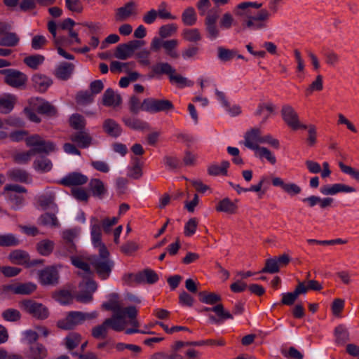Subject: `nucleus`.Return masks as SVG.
Instances as JSON below:
<instances>
[{
  "instance_id": "1",
  "label": "nucleus",
  "mask_w": 359,
  "mask_h": 359,
  "mask_svg": "<svg viewBox=\"0 0 359 359\" xmlns=\"http://www.w3.org/2000/svg\"><path fill=\"white\" fill-rule=\"evenodd\" d=\"M126 304L120 300L116 293L110 294L107 302L102 304V307L113 312L111 318H107L102 325L95 327L92 330V335L97 339L104 338L107 334L108 328L114 331L121 332L130 324L133 328L126 330V334L145 333L138 329L139 323L136 319L137 310L135 306L124 307Z\"/></svg>"
},
{
  "instance_id": "2",
  "label": "nucleus",
  "mask_w": 359,
  "mask_h": 359,
  "mask_svg": "<svg viewBox=\"0 0 359 359\" xmlns=\"http://www.w3.org/2000/svg\"><path fill=\"white\" fill-rule=\"evenodd\" d=\"M90 234L92 243L99 251V256L92 262L93 268L101 278L106 279L111 271L113 263L109 260V253L102 242L101 228L97 219L95 217L90 219Z\"/></svg>"
},
{
  "instance_id": "3",
  "label": "nucleus",
  "mask_w": 359,
  "mask_h": 359,
  "mask_svg": "<svg viewBox=\"0 0 359 359\" xmlns=\"http://www.w3.org/2000/svg\"><path fill=\"white\" fill-rule=\"evenodd\" d=\"M262 6L257 2H241L236 6V14L245 18L244 25L250 30L266 29L271 14L266 9L258 10Z\"/></svg>"
},
{
  "instance_id": "4",
  "label": "nucleus",
  "mask_w": 359,
  "mask_h": 359,
  "mask_svg": "<svg viewBox=\"0 0 359 359\" xmlns=\"http://www.w3.org/2000/svg\"><path fill=\"white\" fill-rule=\"evenodd\" d=\"M97 316L98 313L97 311L91 313L72 311L65 319L58 321L57 326L64 330H70L82 323L86 320L95 318Z\"/></svg>"
},
{
  "instance_id": "5",
  "label": "nucleus",
  "mask_w": 359,
  "mask_h": 359,
  "mask_svg": "<svg viewBox=\"0 0 359 359\" xmlns=\"http://www.w3.org/2000/svg\"><path fill=\"white\" fill-rule=\"evenodd\" d=\"M142 109L150 113H158L173 110L174 105L169 100H158L149 97L143 100Z\"/></svg>"
},
{
  "instance_id": "6",
  "label": "nucleus",
  "mask_w": 359,
  "mask_h": 359,
  "mask_svg": "<svg viewBox=\"0 0 359 359\" xmlns=\"http://www.w3.org/2000/svg\"><path fill=\"white\" fill-rule=\"evenodd\" d=\"M0 74L4 75L5 83L15 88H21L27 82V75L17 69H1Z\"/></svg>"
},
{
  "instance_id": "7",
  "label": "nucleus",
  "mask_w": 359,
  "mask_h": 359,
  "mask_svg": "<svg viewBox=\"0 0 359 359\" xmlns=\"http://www.w3.org/2000/svg\"><path fill=\"white\" fill-rule=\"evenodd\" d=\"M20 307L24 311L39 319H45L48 316V309L41 303L27 299L20 303Z\"/></svg>"
},
{
  "instance_id": "8",
  "label": "nucleus",
  "mask_w": 359,
  "mask_h": 359,
  "mask_svg": "<svg viewBox=\"0 0 359 359\" xmlns=\"http://www.w3.org/2000/svg\"><path fill=\"white\" fill-rule=\"evenodd\" d=\"M29 104L33 110L47 117H55L57 116V108L50 102L41 98H32Z\"/></svg>"
},
{
  "instance_id": "9",
  "label": "nucleus",
  "mask_w": 359,
  "mask_h": 359,
  "mask_svg": "<svg viewBox=\"0 0 359 359\" xmlns=\"http://www.w3.org/2000/svg\"><path fill=\"white\" fill-rule=\"evenodd\" d=\"M281 116L285 123L294 130L307 128L306 125L300 123L297 113L290 104H284L282 107Z\"/></svg>"
},
{
  "instance_id": "10",
  "label": "nucleus",
  "mask_w": 359,
  "mask_h": 359,
  "mask_svg": "<svg viewBox=\"0 0 359 359\" xmlns=\"http://www.w3.org/2000/svg\"><path fill=\"white\" fill-rule=\"evenodd\" d=\"M95 258H97V257H89L83 255H77L72 256L71 257V260L72 264L74 266L81 270L79 274L83 276V278L88 279L92 274L88 263H90V264L93 266L92 262Z\"/></svg>"
},
{
  "instance_id": "11",
  "label": "nucleus",
  "mask_w": 359,
  "mask_h": 359,
  "mask_svg": "<svg viewBox=\"0 0 359 359\" xmlns=\"http://www.w3.org/2000/svg\"><path fill=\"white\" fill-rule=\"evenodd\" d=\"M8 259L13 264L25 265L27 266H34L43 263L42 259H34L32 262H29V256L28 253L21 250H15L12 251L9 254Z\"/></svg>"
},
{
  "instance_id": "12",
  "label": "nucleus",
  "mask_w": 359,
  "mask_h": 359,
  "mask_svg": "<svg viewBox=\"0 0 359 359\" xmlns=\"http://www.w3.org/2000/svg\"><path fill=\"white\" fill-rule=\"evenodd\" d=\"M238 200H231L225 197L219 200L215 205V210L218 212L227 215H236L238 210Z\"/></svg>"
},
{
  "instance_id": "13",
  "label": "nucleus",
  "mask_w": 359,
  "mask_h": 359,
  "mask_svg": "<svg viewBox=\"0 0 359 359\" xmlns=\"http://www.w3.org/2000/svg\"><path fill=\"white\" fill-rule=\"evenodd\" d=\"M65 186L72 187V194L78 201H86L88 198V191L81 187L84 181H57Z\"/></svg>"
},
{
  "instance_id": "14",
  "label": "nucleus",
  "mask_w": 359,
  "mask_h": 359,
  "mask_svg": "<svg viewBox=\"0 0 359 359\" xmlns=\"http://www.w3.org/2000/svg\"><path fill=\"white\" fill-rule=\"evenodd\" d=\"M218 18L219 15L216 12L213 13L212 11L208 13L205 18V29L208 36L210 39H215L219 36V31L216 25Z\"/></svg>"
},
{
  "instance_id": "15",
  "label": "nucleus",
  "mask_w": 359,
  "mask_h": 359,
  "mask_svg": "<svg viewBox=\"0 0 359 359\" xmlns=\"http://www.w3.org/2000/svg\"><path fill=\"white\" fill-rule=\"evenodd\" d=\"M135 15H137V5L135 2L130 1L116 10L115 19L116 21H124Z\"/></svg>"
},
{
  "instance_id": "16",
  "label": "nucleus",
  "mask_w": 359,
  "mask_h": 359,
  "mask_svg": "<svg viewBox=\"0 0 359 359\" xmlns=\"http://www.w3.org/2000/svg\"><path fill=\"white\" fill-rule=\"evenodd\" d=\"M176 70L168 62H158L151 67V70L148 74L150 79L160 78L163 74L170 76L171 73H175Z\"/></svg>"
},
{
  "instance_id": "17",
  "label": "nucleus",
  "mask_w": 359,
  "mask_h": 359,
  "mask_svg": "<svg viewBox=\"0 0 359 359\" xmlns=\"http://www.w3.org/2000/svg\"><path fill=\"white\" fill-rule=\"evenodd\" d=\"M36 289V285L33 283H14L4 286L6 291H10L16 294H29Z\"/></svg>"
},
{
  "instance_id": "18",
  "label": "nucleus",
  "mask_w": 359,
  "mask_h": 359,
  "mask_svg": "<svg viewBox=\"0 0 359 359\" xmlns=\"http://www.w3.org/2000/svg\"><path fill=\"white\" fill-rule=\"evenodd\" d=\"M355 191L354 187L340 183L325 185L320 189V193L324 195H335L341 192L351 193Z\"/></svg>"
},
{
  "instance_id": "19",
  "label": "nucleus",
  "mask_w": 359,
  "mask_h": 359,
  "mask_svg": "<svg viewBox=\"0 0 359 359\" xmlns=\"http://www.w3.org/2000/svg\"><path fill=\"white\" fill-rule=\"evenodd\" d=\"M58 273L54 266H50L39 273V280L42 285H53L57 282Z\"/></svg>"
},
{
  "instance_id": "20",
  "label": "nucleus",
  "mask_w": 359,
  "mask_h": 359,
  "mask_svg": "<svg viewBox=\"0 0 359 359\" xmlns=\"http://www.w3.org/2000/svg\"><path fill=\"white\" fill-rule=\"evenodd\" d=\"M77 236V232L74 229H69L62 232V239L64 240V248H67V251L61 250L60 254L65 256L74 252L76 246L74 243V240Z\"/></svg>"
},
{
  "instance_id": "21",
  "label": "nucleus",
  "mask_w": 359,
  "mask_h": 359,
  "mask_svg": "<svg viewBox=\"0 0 359 359\" xmlns=\"http://www.w3.org/2000/svg\"><path fill=\"white\" fill-rule=\"evenodd\" d=\"M69 139L81 149L89 147L93 140L90 135L84 130L72 133L69 136Z\"/></svg>"
},
{
  "instance_id": "22",
  "label": "nucleus",
  "mask_w": 359,
  "mask_h": 359,
  "mask_svg": "<svg viewBox=\"0 0 359 359\" xmlns=\"http://www.w3.org/2000/svg\"><path fill=\"white\" fill-rule=\"evenodd\" d=\"M262 137L261 131L258 128H252L245 135V146L250 149L256 150L259 147L258 143H262Z\"/></svg>"
},
{
  "instance_id": "23",
  "label": "nucleus",
  "mask_w": 359,
  "mask_h": 359,
  "mask_svg": "<svg viewBox=\"0 0 359 359\" xmlns=\"http://www.w3.org/2000/svg\"><path fill=\"white\" fill-rule=\"evenodd\" d=\"M5 189L8 192V196L13 203L14 208H17L22 203L23 198L20 194L25 191V188L18 184H13L6 186Z\"/></svg>"
},
{
  "instance_id": "24",
  "label": "nucleus",
  "mask_w": 359,
  "mask_h": 359,
  "mask_svg": "<svg viewBox=\"0 0 359 359\" xmlns=\"http://www.w3.org/2000/svg\"><path fill=\"white\" fill-rule=\"evenodd\" d=\"M32 80L34 89L40 93H45L53 83L50 78L40 74H34Z\"/></svg>"
},
{
  "instance_id": "25",
  "label": "nucleus",
  "mask_w": 359,
  "mask_h": 359,
  "mask_svg": "<svg viewBox=\"0 0 359 359\" xmlns=\"http://www.w3.org/2000/svg\"><path fill=\"white\" fill-rule=\"evenodd\" d=\"M122 121L126 126L134 130H144L149 129V125L147 122L135 116H124L122 118Z\"/></svg>"
},
{
  "instance_id": "26",
  "label": "nucleus",
  "mask_w": 359,
  "mask_h": 359,
  "mask_svg": "<svg viewBox=\"0 0 359 359\" xmlns=\"http://www.w3.org/2000/svg\"><path fill=\"white\" fill-rule=\"evenodd\" d=\"M206 311H212L215 312L219 317V319L215 318L214 316H209V320L212 323H220L221 321L226 319H233V316L229 311H225L222 304H219L212 308H208Z\"/></svg>"
},
{
  "instance_id": "27",
  "label": "nucleus",
  "mask_w": 359,
  "mask_h": 359,
  "mask_svg": "<svg viewBox=\"0 0 359 359\" xmlns=\"http://www.w3.org/2000/svg\"><path fill=\"white\" fill-rule=\"evenodd\" d=\"M81 287L87 290V292L84 294H80L77 297V299L83 303H88L92 299V294L97 289V284L94 280H88L85 283H82L80 284Z\"/></svg>"
},
{
  "instance_id": "28",
  "label": "nucleus",
  "mask_w": 359,
  "mask_h": 359,
  "mask_svg": "<svg viewBox=\"0 0 359 359\" xmlns=\"http://www.w3.org/2000/svg\"><path fill=\"white\" fill-rule=\"evenodd\" d=\"M230 166V163L228 161H222L220 164L212 163L208 168V172L212 176H228V168Z\"/></svg>"
},
{
  "instance_id": "29",
  "label": "nucleus",
  "mask_w": 359,
  "mask_h": 359,
  "mask_svg": "<svg viewBox=\"0 0 359 359\" xmlns=\"http://www.w3.org/2000/svg\"><path fill=\"white\" fill-rule=\"evenodd\" d=\"M122 99L120 95L115 94L111 88L107 89L102 96V104L106 107H117L121 104Z\"/></svg>"
},
{
  "instance_id": "30",
  "label": "nucleus",
  "mask_w": 359,
  "mask_h": 359,
  "mask_svg": "<svg viewBox=\"0 0 359 359\" xmlns=\"http://www.w3.org/2000/svg\"><path fill=\"white\" fill-rule=\"evenodd\" d=\"M103 130L109 135L112 137H118L122 133L121 126L114 119H106L103 123Z\"/></svg>"
},
{
  "instance_id": "31",
  "label": "nucleus",
  "mask_w": 359,
  "mask_h": 359,
  "mask_svg": "<svg viewBox=\"0 0 359 359\" xmlns=\"http://www.w3.org/2000/svg\"><path fill=\"white\" fill-rule=\"evenodd\" d=\"M135 280L138 283H147L153 284L158 281V276L151 269H145L135 276Z\"/></svg>"
},
{
  "instance_id": "32",
  "label": "nucleus",
  "mask_w": 359,
  "mask_h": 359,
  "mask_svg": "<svg viewBox=\"0 0 359 359\" xmlns=\"http://www.w3.org/2000/svg\"><path fill=\"white\" fill-rule=\"evenodd\" d=\"M48 355L47 348L41 344L36 343L30 346L28 358L30 359H44Z\"/></svg>"
},
{
  "instance_id": "33",
  "label": "nucleus",
  "mask_w": 359,
  "mask_h": 359,
  "mask_svg": "<svg viewBox=\"0 0 359 359\" xmlns=\"http://www.w3.org/2000/svg\"><path fill=\"white\" fill-rule=\"evenodd\" d=\"M74 65L72 63L63 62L55 69V76L59 79L66 81L69 79L73 73Z\"/></svg>"
},
{
  "instance_id": "34",
  "label": "nucleus",
  "mask_w": 359,
  "mask_h": 359,
  "mask_svg": "<svg viewBox=\"0 0 359 359\" xmlns=\"http://www.w3.org/2000/svg\"><path fill=\"white\" fill-rule=\"evenodd\" d=\"M302 294H305L303 285H297L293 292L282 294V304L285 305H292L295 302L298 296Z\"/></svg>"
},
{
  "instance_id": "35",
  "label": "nucleus",
  "mask_w": 359,
  "mask_h": 359,
  "mask_svg": "<svg viewBox=\"0 0 359 359\" xmlns=\"http://www.w3.org/2000/svg\"><path fill=\"white\" fill-rule=\"evenodd\" d=\"M33 167L38 172H47L52 169L53 164L50 159L40 156L34 160Z\"/></svg>"
},
{
  "instance_id": "36",
  "label": "nucleus",
  "mask_w": 359,
  "mask_h": 359,
  "mask_svg": "<svg viewBox=\"0 0 359 359\" xmlns=\"http://www.w3.org/2000/svg\"><path fill=\"white\" fill-rule=\"evenodd\" d=\"M20 41V38L15 32L9 31L0 37V46L7 47H15Z\"/></svg>"
},
{
  "instance_id": "37",
  "label": "nucleus",
  "mask_w": 359,
  "mask_h": 359,
  "mask_svg": "<svg viewBox=\"0 0 359 359\" xmlns=\"http://www.w3.org/2000/svg\"><path fill=\"white\" fill-rule=\"evenodd\" d=\"M231 187L238 194H241L242 193L247 191H254L259 192L262 189V183L259 182L256 185H251L250 187H245L242 184L237 183V181H231L230 182Z\"/></svg>"
},
{
  "instance_id": "38",
  "label": "nucleus",
  "mask_w": 359,
  "mask_h": 359,
  "mask_svg": "<svg viewBox=\"0 0 359 359\" xmlns=\"http://www.w3.org/2000/svg\"><path fill=\"white\" fill-rule=\"evenodd\" d=\"M16 99L13 95H8L6 97L0 98V113H10L15 104Z\"/></svg>"
},
{
  "instance_id": "39",
  "label": "nucleus",
  "mask_w": 359,
  "mask_h": 359,
  "mask_svg": "<svg viewBox=\"0 0 359 359\" xmlns=\"http://www.w3.org/2000/svg\"><path fill=\"white\" fill-rule=\"evenodd\" d=\"M275 187H281L285 192L290 195H295L300 192V188L294 183L286 181H272Z\"/></svg>"
},
{
  "instance_id": "40",
  "label": "nucleus",
  "mask_w": 359,
  "mask_h": 359,
  "mask_svg": "<svg viewBox=\"0 0 359 359\" xmlns=\"http://www.w3.org/2000/svg\"><path fill=\"white\" fill-rule=\"evenodd\" d=\"M182 20L187 26H193L196 23L197 15L193 7H188L183 11Z\"/></svg>"
},
{
  "instance_id": "41",
  "label": "nucleus",
  "mask_w": 359,
  "mask_h": 359,
  "mask_svg": "<svg viewBox=\"0 0 359 359\" xmlns=\"http://www.w3.org/2000/svg\"><path fill=\"white\" fill-rule=\"evenodd\" d=\"M55 145L53 142L50 141L46 142L42 139L38 146L31 149V151L34 155L36 154L41 153L49 154L50 152L55 151Z\"/></svg>"
},
{
  "instance_id": "42",
  "label": "nucleus",
  "mask_w": 359,
  "mask_h": 359,
  "mask_svg": "<svg viewBox=\"0 0 359 359\" xmlns=\"http://www.w3.org/2000/svg\"><path fill=\"white\" fill-rule=\"evenodd\" d=\"M55 243L53 241L45 239L36 245L37 252L42 256H48L53 252Z\"/></svg>"
},
{
  "instance_id": "43",
  "label": "nucleus",
  "mask_w": 359,
  "mask_h": 359,
  "mask_svg": "<svg viewBox=\"0 0 359 359\" xmlns=\"http://www.w3.org/2000/svg\"><path fill=\"white\" fill-rule=\"evenodd\" d=\"M179 45V42L177 39L166 40L163 43V48L166 54L172 58H177L179 57L178 53L175 50Z\"/></svg>"
},
{
  "instance_id": "44",
  "label": "nucleus",
  "mask_w": 359,
  "mask_h": 359,
  "mask_svg": "<svg viewBox=\"0 0 359 359\" xmlns=\"http://www.w3.org/2000/svg\"><path fill=\"white\" fill-rule=\"evenodd\" d=\"M169 80L171 83L176 84L180 88L191 86L193 85L192 81H189L187 78L182 76L180 74H175V73L170 74Z\"/></svg>"
},
{
  "instance_id": "45",
  "label": "nucleus",
  "mask_w": 359,
  "mask_h": 359,
  "mask_svg": "<svg viewBox=\"0 0 359 359\" xmlns=\"http://www.w3.org/2000/svg\"><path fill=\"white\" fill-rule=\"evenodd\" d=\"M218 58L222 62L231 60L236 55V50L225 48L222 46L217 48Z\"/></svg>"
},
{
  "instance_id": "46",
  "label": "nucleus",
  "mask_w": 359,
  "mask_h": 359,
  "mask_svg": "<svg viewBox=\"0 0 359 359\" xmlns=\"http://www.w3.org/2000/svg\"><path fill=\"white\" fill-rule=\"evenodd\" d=\"M215 94L219 101L222 104L226 109L231 112L233 115H238L241 113V109L237 106L233 107V110L231 111L230 109V104L227 101L226 95L223 92L216 90Z\"/></svg>"
},
{
  "instance_id": "47",
  "label": "nucleus",
  "mask_w": 359,
  "mask_h": 359,
  "mask_svg": "<svg viewBox=\"0 0 359 359\" xmlns=\"http://www.w3.org/2000/svg\"><path fill=\"white\" fill-rule=\"evenodd\" d=\"M128 176L134 179H139L142 176V167L137 158L133 160L132 166L128 168Z\"/></svg>"
},
{
  "instance_id": "48",
  "label": "nucleus",
  "mask_w": 359,
  "mask_h": 359,
  "mask_svg": "<svg viewBox=\"0 0 359 359\" xmlns=\"http://www.w3.org/2000/svg\"><path fill=\"white\" fill-rule=\"evenodd\" d=\"M86 120L80 114H73L69 119L70 126L76 130H83L86 127Z\"/></svg>"
},
{
  "instance_id": "49",
  "label": "nucleus",
  "mask_w": 359,
  "mask_h": 359,
  "mask_svg": "<svg viewBox=\"0 0 359 359\" xmlns=\"http://www.w3.org/2000/svg\"><path fill=\"white\" fill-rule=\"evenodd\" d=\"M44 57L41 55H34L26 57L23 62L29 67L36 69L44 61Z\"/></svg>"
},
{
  "instance_id": "50",
  "label": "nucleus",
  "mask_w": 359,
  "mask_h": 359,
  "mask_svg": "<svg viewBox=\"0 0 359 359\" xmlns=\"http://www.w3.org/2000/svg\"><path fill=\"white\" fill-rule=\"evenodd\" d=\"M183 38L189 42H198L201 40V35L198 29H186L182 32Z\"/></svg>"
},
{
  "instance_id": "51",
  "label": "nucleus",
  "mask_w": 359,
  "mask_h": 359,
  "mask_svg": "<svg viewBox=\"0 0 359 359\" xmlns=\"http://www.w3.org/2000/svg\"><path fill=\"white\" fill-rule=\"evenodd\" d=\"M19 243V240L12 233L0 235V246H15Z\"/></svg>"
},
{
  "instance_id": "52",
  "label": "nucleus",
  "mask_w": 359,
  "mask_h": 359,
  "mask_svg": "<svg viewBox=\"0 0 359 359\" xmlns=\"http://www.w3.org/2000/svg\"><path fill=\"white\" fill-rule=\"evenodd\" d=\"M8 176L11 180H28L29 173L20 168H13L8 172Z\"/></svg>"
},
{
  "instance_id": "53",
  "label": "nucleus",
  "mask_w": 359,
  "mask_h": 359,
  "mask_svg": "<svg viewBox=\"0 0 359 359\" xmlns=\"http://www.w3.org/2000/svg\"><path fill=\"white\" fill-rule=\"evenodd\" d=\"M81 335L72 332L70 333L66 338H65V344L68 349L72 350L76 347L81 342Z\"/></svg>"
},
{
  "instance_id": "54",
  "label": "nucleus",
  "mask_w": 359,
  "mask_h": 359,
  "mask_svg": "<svg viewBox=\"0 0 359 359\" xmlns=\"http://www.w3.org/2000/svg\"><path fill=\"white\" fill-rule=\"evenodd\" d=\"M297 285H303V289H304L305 293L309 290L320 291L323 289L322 284L315 280H309L306 282H299Z\"/></svg>"
},
{
  "instance_id": "55",
  "label": "nucleus",
  "mask_w": 359,
  "mask_h": 359,
  "mask_svg": "<svg viewBox=\"0 0 359 359\" xmlns=\"http://www.w3.org/2000/svg\"><path fill=\"white\" fill-rule=\"evenodd\" d=\"M135 66V63L134 62L123 63L118 61H112L110 64V70L114 73L121 72L123 69H125V71L127 72L128 67L133 68Z\"/></svg>"
},
{
  "instance_id": "56",
  "label": "nucleus",
  "mask_w": 359,
  "mask_h": 359,
  "mask_svg": "<svg viewBox=\"0 0 359 359\" xmlns=\"http://www.w3.org/2000/svg\"><path fill=\"white\" fill-rule=\"evenodd\" d=\"M90 187L92 194L95 196L102 197L106 191L102 181H90Z\"/></svg>"
},
{
  "instance_id": "57",
  "label": "nucleus",
  "mask_w": 359,
  "mask_h": 359,
  "mask_svg": "<svg viewBox=\"0 0 359 359\" xmlns=\"http://www.w3.org/2000/svg\"><path fill=\"white\" fill-rule=\"evenodd\" d=\"M323 88V76L318 75L316 80L306 90V95H310L313 91H320Z\"/></svg>"
},
{
  "instance_id": "58",
  "label": "nucleus",
  "mask_w": 359,
  "mask_h": 359,
  "mask_svg": "<svg viewBox=\"0 0 359 359\" xmlns=\"http://www.w3.org/2000/svg\"><path fill=\"white\" fill-rule=\"evenodd\" d=\"M133 54L125 43L119 44L116 49L114 56L120 60H126Z\"/></svg>"
},
{
  "instance_id": "59",
  "label": "nucleus",
  "mask_w": 359,
  "mask_h": 359,
  "mask_svg": "<svg viewBox=\"0 0 359 359\" xmlns=\"http://www.w3.org/2000/svg\"><path fill=\"white\" fill-rule=\"evenodd\" d=\"M256 155L260 158H266L271 164H274L276 161L275 156L265 147H259L256 150Z\"/></svg>"
},
{
  "instance_id": "60",
  "label": "nucleus",
  "mask_w": 359,
  "mask_h": 359,
  "mask_svg": "<svg viewBox=\"0 0 359 359\" xmlns=\"http://www.w3.org/2000/svg\"><path fill=\"white\" fill-rule=\"evenodd\" d=\"M163 163L167 168H168V169L172 170L178 169L182 165L180 160L178 158L172 156H165L163 158Z\"/></svg>"
},
{
  "instance_id": "61",
  "label": "nucleus",
  "mask_w": 359,
  "mask_h": 359,
  "mask_svg": "<svg viewBox=\"0 0 359 359\" xmlns=\"http://www.w3.org/2000/svg\"><path fill=\"white\" fill-rule=\"evenodd\" d=\"M198 222L196 218H191L184 225V233L186 236H193L198 226Z\"/></svg>"
},
{
  "instance_id": "62",
  "label": "nucleus",
  "mask_w": 359,
  "mask_h": 359,
  "mask_svg": "<svg viewBox=\"0 0 359 359\" xmlns=\"http://www.w3.org/2000/svg\"><path fill=\"white\" fill-rule=\"evenodd\" d=\"M335 337L338 343L343 344L348 339V333L344 325H340L335 328Z\"/></svg>"
},
{
  "instance_id": "63",
  "label": "nucleus",
  "mask_w": 359,
  "mask_h": 359,
  "mask_svg": "<svg viewBox=\"0 0 359 359\" xmlns=\"http://www.w3.org/2000/svg\"><path fill=\"white\" fill-rule=\"evenodd\" d=\"M94 96L88 91H81L76 97L77 103L80 104H90L93 101Z\"/></svg>"
},
{
  "instance_id": "64",
  "label": "nucleus",
  "mask_w": 359,
  "mask_h": 359,
  "mask_svg": "<svg viewBox=\"0 0 359 359\" xmlns=\"http://www.w3.org/2000/svg\"><path fill=\"white\" fill-rule=\"evenodd\" d=\"M41 224L46 226H57L58 222L57 217L53 214L46 213L41 216L39 219Z\"/></svg>"
}]
</instances>
